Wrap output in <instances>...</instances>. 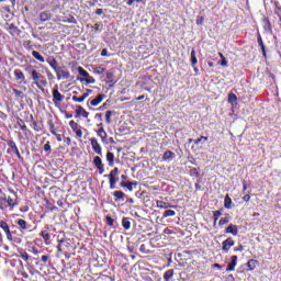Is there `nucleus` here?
<instances>
[{"instance_id":"b1692460","label":"nucleus","mask_w":281,"mask_h":281,"mask_svg":"<svg viewBox=\"0 0 281 281\" xmlns=\"http://www.w3.org/2000/svg\"><path fill=\"white\" fill-rule=\"evenodd\" d=\"M110 181V188L111 190H115V183H117L119 178L117 177H106Z\"/></svg>"},{"instance_id":"864d4df0","label":"nucleus","mask_w":281,"mask_h":281,"mask_svg":"<svg viewBox=\"0 0 281 281\" xmlns=\"http://www.w3.org/2000/svg\"><path fill=\"white\" fill-rule=\"evenodd\" d=\"M44 150L48 151V150H52V146H49V144H45L44 145Z\"/></svg>"},{"instance_id":"f8f14e48","label":"nucleus","mask_w":281,"mask_h":281,"mask_svg":"<svg viewBox=\"0 0 281 281\" xmlns=\"http://www.w3.org/2000/svg\"><path fill=\"white\" fill-rule=\"evenodd\" d=\"M100 128L97 132V135H99L101 137V140L103 142V144L106 142V131H104V127L102 126V123L98 125Z\"/></svg>"},{"instance_id":"c756f323","label":"nucleus","mask_w":281,"mask_h":281,"mask_svg":"<svg viewBox=\"0 0 281 281\" xmlns=\"http://www.w3.org/2000/svg\"><path fill=\"white\" fill-rule=\"evenodd\" d=\"M69 126H70V128L74 131V133H76V131H79V130H80V125H78V124L76 123V121H70V122H69Z\"/></svg>"},{"instance_id":"58836bf2","label":"nucleus","mask_w":281,"mask_h":281,"mask_svg":"<svg viewBox=\"0 0 281 281\" xmlns=\"http://www.w3.org/2000/svg\"><path fill=\"white\" fill-rule=\"evenodd\" d=\"M40 19H41V21H43V22L49 21V19H50L49 13H45V12L41 13V14H40Z\"/></svg>"},{"instance_id":"338daca9","label":"nucleus","mask_w":281,"mask_h":281,"mask_svg":"<svg viewBox=\"0 0 281 281\" xmlns=\"http://www.w3.org/2000/svg\"><path fill=\"white\" fill-rule=\"evenodd\" d=\"M65 142H67V144H71V138L67 137L65 138Z\"/></svg>"},{"instance_id":"cd10ccee","label":"nucleus","mask_w":281,"mask_h":281,"mask_svg":"<svg viewBox=\"0 0 281 281\" xmlns=\"http://www.w3.org/2000/svg\"><path fill=\"white\" fill-rule=\"evenodd\" d=\"M41 236H42L43 240L46 243V245H47V243H49V238H52V236H49V233H47L46 231H43L41 233Z\"/></svg>"},{"instance_id":"393cba45","label":"nucleus","mask_w":281,"mask_h":281,"mask_svg":"<svg viewBox=\"0 0 281 281\" xmlns=\"http://www.w3.org/2000/svg\"><path fill=\"white\" fill-rule=\"evenodd\" d=\"M122 227H124L125 229H131V218L123 217V220H122Z\"/></svg>"},{"instance_id":"6e6d98bb","label":"nucleus","mask_w":281,"mask_h":281,"mask_svg":"<svg viewBox=\"0 0 281 281\" xmlns=\"http://www.w3.org/2000/svg\"><path fill=\"white\" fill-rule=\"evenodd\" d=\"M47 260H49V257L44 255L42 256V262H47Z\"/></svg>"},{"instance_id":"052dcab7","label":"nucleus","mask_w":281,"mask_h":281,"mask_svg":"<svg viewBox=\"0 0 281 281\" xmlns=\"http://www.w3.org/2000/svg\"><path fill=\"white\" fill-rule=\"evenodd\" d=\"M50 133H52V135H57L56 130L54 128V125H52Z\"/></svg>"},{"instance_id":"9d476101","label":"nucleus","mask_w":281,"mask_h":281,"mask_svg":"<svg viewBox=\"0 0 281 281\" xmlns=\"http://www.w3.org/2000/svg\"><path fill=\"white\" fill-rule=\"evenodd\" d=\"M231 262L228 263V267L226 268V271H234L236 269V265H238V256H232L231 257Z\"/></svg>"},{"instance_id":"bf43d9fd","label":"nucleus","mask_w":281,"mask_h":281,"mask_svg":"<svg viewBox=\"0 0 281 281\" xmlns=\"http://www.w3.org/2000/svg\"><path fill=\"white\" fill-rule=\"evenodd\" d=\"M106 78H108L109 80H111V79L113 78V72H108V74H106Z\"/></svg>"},{"instance_id":"ea45409f","label":"nucleus","mask_w":281,"mask_h":281,"mask_svg":"<svg viewBox=\"0 0 281 281\" xmlns=\"http://www.w3.org/2000/svg\"><path fill=\"white\" fill-rule=\"evenodd\" d=\"M20 258H22V260H24L25 262H27V260H30V255H27L26 251H21V252H20Z\"/></svg>"},{"instance_id":"774afa93","label":"nucleus","mask_w":281,"mask_h":281,"mask_svg":"<svg viewBox=\"0 0 281 281\" xmlns=\"http://www.w3.org/2000/svg\"><path fill=\"white\" fill-rule=\"evenodd\" d=\"M144 98H146L145 95H139L136 100H144Z\"/></svg>"},{"instance_id":"bb28decb","label":"nucleus","mask_w":281,"mask_h":281,"mask_svg":"<svg viewBox=\"0 0 281 281\" xmlns=\"http://www.w3.org/2000/svg\"><path fill=\"white\" fill-rule=\"evenodd\" d=\"M257 263H258L257 260H254V259L249 260V261L247 262V267L249 268V271H254V269H256V265H257Z\"/></svg>"},{"instance_id":"4468645a","label":"nucleus","mask_w":281,"mask_h":281,"mask_svg":"<svg viewBox=\"0 0 281 281\" xmlns=\"http://www.w3.org/2000/svg\"><path fill=\"white\" fill-rule=\"evenodd\" d=\"M226 234H232L233 236H238V226L231 224L226 227Z\"/></svg>"},{"instance_id":"412c9836","label":"nucleus","mask_w":281,"mask_h":281,"mask_svg":"<svg viewBox=\"0 0 281 281\" xmlns=\"http://www.w3.org/2000/svg\"><path fill=\"white\" fill-rule=\"evenodd\" d=\"M92 71H93V74H97V76H102V74H104V71H106V69H104L103 67H100V66H94V67H92Z\"/></svg>"},{"instance_id":"e433bc0d","label":"nucleus","mask_w":281,"mask_h":281,"mask_svg":"<svg viewBox=\"0 0 281 281\" xmlns=\"http://www.w3.org/2000/svg\"><path fill=\"white\" fill-rule=\"evenodd\" d=\"M263 30L271 32V23H269L267 19L263 20Z\"/></svg>"},{"instance_id":"de8ad7c7","label":"nucleus","mask_w":281,"mask_h":281,"mask_svg":"<svg viewBox=\"0 0 281 281\" xmlns=\"http://www.w3.org/2000/svg\"><path fill=\"white\" fill-rule=\"evenodd\" d=\"M222 67H227V59L223 57L222 61L220 63Z\"/></svg>"},{"instance_id":"f704fd0d","label":"nucleus","mask_w":281,"mask_h":281,"mask_svg":"<svg viewBox=\"0 0 281 281\" xmlns=\"http://www.w3.org/2000/svg\"><path fill=\"white\" fill-rule=\"evenodd\" d=\"M18 225L21 229H27V222H25V220H19Z\"/></svg>"},{"instance_id":"09e8293b","label":"nucleus","mask_w":281,"mask_h":281,"mask_svg":"<svg viewBox=\"0 0 281 281\" xmlns=\"http://www.w3.org/2000/svg\"><path fill=\"white\" fill-rule=\"evenodd\" d=\"M75 133L79 139L82 137V130L79 128Z\"/></svg>"},{"instance_id":"9b49d317","label":"nucleus","mask_w":281,"mask_h":281,"mask_svg":"<svg viewBox=\"0 0 281 281\" xmlns=\"http://www.w3.org/2000/svg\"><path fill=\"white\" fill-rule=\"evenodd\" d=\"M76 115L81 117H89V112L82 108V105H77L75 110Z\"/></svg>"},{"instance_id":"dca6fc26","label":"nucleus","mask_w":281,"mask_h":281,"mask_svg":"<svg viewBox=\"0 0 281 281\" xmlns=\"http://www.w3.org/2000/svg\"><path fill=\"white\" fill-rule=\"evenodd\" d=\"M106 161L109 166L113 167L115 165V155L111 151L106 153Z\"/></svg>"},{"instance_id":"680f3d73","label":"nucleus","mask_w":281,"mask_h":281,"mask_svg":"<svg viewBox=\"0 0 281 281\" xmlns=\"http://www.w3.org/2000/svg\"><path fill=\"white\" fill-rule=\"evenodd\" d=\"M134 2L135 0H127V5H133Z\"/></svg>"},{"instance_id":"6ab92c4d","label":"nucleus","mask_w":281,"mask_h":281,"mask_svg":"<svg viewBox=\"0 0 281 281\" xmlns=\"http://www.w3.org/2000/svg\"><path fill=\"white\" fill-rule=\"evenodd\" d=\"M232 198H229V195H226L224 199V207H226V210H232Z\"/></svg>"},{"instance_id":"2f4dec72","label":"nucleus","mask_w":281,"mask_h":281,"mask_svg":"<svg viewBox=\"0 0 281 281\" xmlns=\"http://www.w3.org/2000/svg\"><path fill=\"white\" fill-rule=\"evenodd\" d=\"M231 221V217L229 215L227 214L225 217H222L218 222V225H227V223H229Z\"/></svg>"},{"instance_id":"a878e982","label":"nucleus","mask_w":281,"mask_h":281,"mask_svg":"<svg viewBox=\"0 0 281 281\" xmlns=\"http://www.w3.org/2000/svg\"><path fill=\"white\" fill-rule=\"evenodd\" d=\"M196 63H199V60L196 59V50L192 49L191 50V65H192V67H194V65H196Z\"/></svg>"},{"instance_id":"4c0bfd02","label":"nucleus","mask_w":281,"mask_h":281,"mask_svg":"<svg viewBox=\"0 0 281 281\" xmlns=\"http://www.w3.org/2000/svg\"><path fill=\"white\" fill-rule=\"evenodd\" d=\"M105 223H106V225H109L110 227H113V225H114V223H115V220H113V217H111V216H106L105 217Z\"/></svg>"},{"instance_id":"473e14b6","label":"nucleus","mask_w":281,"mask_h":281,"mask_svg":"<svg viewBox=\"0 0 281 281\" xmlns=\"http://www.w3.org/2000/svg\"><path fill=\"white\" fill-rule=\"evenodd\" d=\"M177 213L173 210H167L164 212V218H168L170 216H175Z\"/></svg>"},{"instance_id":"0eeeda50","label":"nucleus","mask_w":281,"mask_h":281,"mask_svg":"<svg viewBox=\"0 0 281 281\" xmlns=\"http://www.w3.org/2000/svg\"><path fill=\"white\" fill-rule=\"evenodd\" d=\"M234 247V239L232 237H228L226 240L222 243V249L223 251H229Z\"/></svg>"},{"instance_id":"a211bd4d","label":"nucleus","mask_w":281,"mask_h":281,"mask_svg":"<svg viewBox=\"0 0 281 281\" xmlns=\"http://www.w3.org/2000/svg\"><path fill=\"white\" fill-rule=\"evenodd\" d=\"M32 56L35 58V60H38L40 63H45V57L41 55V53L33 50Z\"/></svg>"},{"instance_id":"39448f33","label":"nucleus","mask_w":281,"mask_h":281,"mask_svg":"<svg viewBox=\"0 0 281 281\" xmlns=\"http://www.w3.org/2000/svg\"><path fill=\"white\" fill-rule=\"evenodd\" d=\"M63 100H65V95H63L60 93V91H58V86H55V88L53 89V102H54V104H56L58 102H63Z\"/></svg>"},{"instance_id":"1a4fd4ad","label":"nucleus","mask_w":281,"mask_h":281,"mask_svg":"<svg viewBox=\"0 0 281 281\" xmlns=\"http://www.w3.org/2000/svg\"><path fill=\"white\" fill-rule=\"evenodd\" d=\"M0 227L3 229L8 240H12V233L10 232V226L8 225L7 222H0Z\"/></svg>"},{"instance_id":"5701e85b","label":"nucleus","mask_w":281,"mask_h":281,"mask_svg":"<svg viewBox=\"0 0 281 281\" xmlns=\"http://www.w3.org/2000/svg\"><path fill=\"white\" fill-rule=\"evenodd\" d=\"M173 276H175V270H172V269L167 270L164 274V280H166V281L172 280Z\"/></svg>"},{"instance_id":"2eb2a0df","label":"nucleus","mask_w":281,"mask_h":281,"mask_svg":"<svg viewBox=\"0 0 281 281\" xmlns=\"http://www.w3.org/2000/svg\"><path fill=\"white\" fill-rule=\"evenodd\" d=\"M156 207H159L160 210H168V207H175V206H171L170 203L157 200Z\"/></svg>"},{"instance_id":"69168bd1","label":"nucleus","mask_w":281,"mask_h":281,"mask_svg":"<svg viewBox=\"0 0 281 281\" xmlns=\"http://www.w3.org/2000/svg\"><path fill=\"white\" fill-rule=\"evenodd\" d=\"M203 140V138H198L196 140H195V144H201V142Z\"/></svg>"},{"instance_id":"423d86ee","label":"nucleus","mask_w":281,"mask_h":281,"mask_svg":"<svg viewBox=\"0 0 281 281\" xmlns=\"http://www.w3.org/2000/svg\"><path fill=\"white\" fill-rule=\"evenodd\" d=\"M93 164L95 168H98L99 175H104V164H102V158H100V156L94 157Z\"/></svg>"},{"instance_id":"603ef678","label":"nucleus","mask_w":281,"mask_h":281,"mask_svg":"<svg viewBox=\"0 0 281 281\" xmlns=\"http://www.w3.org/2000/svg\"><path fill=\"white\" fill-rule=\"evenodd\" d=\"M93 93V90L91 89H86V92L83 93L85 95H87V98H89V94Z\"/></svg>"},{"instance_id":"ddd939ff","label":"nucleus","mask_w":281,"mask_h":281,"mask_svg":"<svg viewBox=\"0 0 281 281\" xmlns=\"http://www.w3.org/2000/svg\"><path fill=\"white\" fill-rule=\"evenodd\" d=\"M175 157H176L175 153L167 150L162 156V161H167V164H170V161H172Z\"/></svg>"},{"instance_id":"13d9d810","label":"nucleus","mask_w":281,"mask_h":281,"mask_svg":"<svg viewBox=\"0 0 281 281\" xmlns=\"http://www.w3.org/2000/svg\"><path fill=\"white\" fill-rule=\"evenodd\" d=\"M243 249H244L243 245H239L234 250L235 251H243Z\"/></svg>"},{"instance_id":"7c9ffc66","label":"nucleus","mask_w":281,"mask_h":281,"mask_svg":"<svg viewBox=\"0 0 281 281\" xmlns=\"http://www.w3.org/2000/svg\"><path fill=\"white\" fill-rule=\"evenodd\" d=\"M83 100H87V94H82L81 97H76V95H74L72 97V102H82Z\"/></svg>"},{"instance_id":"f3484780","label":"nucleus","mask_w":281,"mask_h":281,"mask_svg":"<svg viewBox=\"0 0 281 281\" xmlns=\"http://www.w3.org/2000/svg\"><path fill=\"white\" fill-rule=\"evenodd\" d=\"M102 100H104V94H98L95 99H92L90 101L91 106H98V104H100V102H102Z\"/></svg>"},{"instance_id":"4be33fe9","label":"nucleus","mask_w":281,"mask_h":281,"mask_svg":"<svg viewBox=\"0 0 281 281\" xmlns=\"http://www.w3.org/2000/svg\"><path fill=\"white\" fill-rule=\"evenodd\" d=\"M47 63L49 65V67H52V69H54V71H58V61H56V59H47Z\"/></svg>"},{"instance_id":"f03ea898","label":"nucleus","mask_w":281,"mask_h":281,"mask_svg":"<svg viewBox=\"0 0 281 281\" xmlns=\"http://www.w3.org/2000/svg\"><path fill=\"white\" fill-rule=\"evenodd\" d=\"M77 71L79 76H81V78H79L81 82H86V85H95V78L91 77L85 68L78 67Z\"/></svg>"},{"instance_id":"37998d69","label":"nucleus","mask_w":281,"mask_h":281,"mask_svg":"<svg viewBox=\"0 0 281 281\" xmlns=\"http://www.w3.org/2000/svg\"><path fill=\"white\" fill-rule=\"evenodd\" d=\"M113 195L115 196V199H124V192L122 191H115Z\"/></svg>"},{"instance_id":"c03bdc74","label":"nucleus","mask_w":281,"mask_h":281,"mask_svg":"<svg viewBox=\"0 0 281 281\" xmlns=\"http://www.w3.org/2000/svg\"><path fill=\"white\" fill-rule=\"evenodd\" d=\"M13 93L15 98H23V91L13 89Z\"/></svg>"},{"instance_id":"c9c22d12","label":"nucleus","mask_w":281,"mask_h":281,"mask_svg":"<svg viewBox=\"0 0 281 281\" xmlns=\"http://www.w3.org/2000/svg\"><path fill=\"white\" fill-rule=\"evenodd\" d=\"M221 216H223V213L221 211L213 212V218H214L215 224H216V221H218V218H221Z\"/></svg>"},{"instance_id":"49530a36","label":"nucleus","mask_w":281,"mask_h":281,"mask_svg":"<svg viewBox=\"0 0 281 281\" xmlns=\"http://www.w3.org/2000/svg\"><path fill=\"white\" fill-rule=\"evenodd\" d=\"M251 200V195L246 194L243 196V201H245L246 203H249V201Z\"/></svg>"},{"instance_id":"72a5a7b5","label":"nucleus","mask_w":281,"mask_h":281,"mask_svg":"<svg viewBox=\"0 0 281 281\" xmlns=\"http://www.w3.org/2000/svg\"><path fill=\"white\" fill-rule=\"evenodd\" d=\"M120 175V169L115 167L109 175H105L104 177H117Z\"/></svg>"},{"instance_id":"20e7f679","label":"nucleus","mask_w":281,"mask_h":281,"mask_svg":"<svg viewBox=\"0 0 281 281\" xmlns=\"http://www.w3.org/2000/svg\"><path fill=\"white\" fill-rule=\"evenodd\" d=\"M55 71L57 74V80H68V78H71L69 70L57 68Z\"/></svg>"},{"instance_id":"e2e57ef3","label":"nucleus","mask_w":281,"mask_h":281,"mask_svg":"<svg viewBox=\"0 0 281 281\" xmlns=\"http://www.w3.org/2000/svg\"><path fill=\"white\" fill-rule=\"evenodd\" d=\"M94 30H97V32L100 31V24H94Z\"/></svg>"},{"instance_id":"c85d7f7f","label":"nucleus","mask_w":281,"mask_h":281,"mask_svg":"<svg viewBox=\"0 0 281 281\" xmlns=\"http://www.w3.org/2000/svg\"><path fill=\"white\" fill-rule=\"evenodd\" d=\"M257 43H258V45L261 47L263 56H266L267 53H266V50H265V43L262 42V37H261L260 35H259L258 38H257Z\"/></svg>"},{"instance_id":"a18cd8bd","label":"nucleus","mask_w":281,"mask_h":281,"mask_svg":"<svg viewBox=\"0 0 281 281\" xmlns=\"http://www.w3.org/2000/svg\"><path fill=\"white\" fill-rule=\"evenodd\" d=\"M203 21H205V18L199 15V16L196 18L195 23H196V25H203Z\"/></svg>"},{"instance_id":"f257e3e1","label":"nucleus","mask_w":281,"mask_h":281,"mask_svg":"<svg viewBox=\"0 0 281 281\" xmlns=\"http://www.w3.org/2000/svg\"><path fill=\"white\" fill-rule=\"evenodd\" d=\"M31 77H32L34 85L37 87V89L43 91L44 90L43 87L47 86V79H45V76H42V74L38 72L37 70H32Z\"/></svg>"},{"instance_id":"5fc2aeb1","label":"nucleus","mask_w":281,"mask_h":281,"mask_svg":"<svg viewBox=\"0 0 281 281\" xmlns=\"http://www.w3.org/2000/svg\"><path fill=\"white\" fill-rule=\"evenodd\" d=\"M104 13V11L102 9H97L95 14H98V16L102 15Z\"/></svg>"},{"instance_id":"7ed1b4c3","label":"nucleus","mask_w":281,"mask_h":281,"mask_svg":"<svg viewBox=\"0 0 281 281\" xmlns=\"http://www.w3.org/2000/svg\"><path fill=\"white\" fill-rule=\"evenodd\" d=\"M90 144L95 155H100V157H102V146L98 143V138H91Z\"/></svg>"},{"instance_id":"0e129e2a","label":"nucleus","mask_w":281,"mask_h":281,"mask_svg":"<svg viewBox=\"0 0 281 281\" xmlns=\"http://www.w3.org/2000/svg\"><path fill=\"white\" fill-rule=\"evenodd\" d=\"M243 190H244V192L247 190V183H243Z\"/></svg>"},{"instance_id":"79ce46f5","label":"nucleus","mask_w":281,"mask_h":281,"mask_svg":"<svg viewBox=\"0 0 281 281\" xmlns=\"http://www.w3.org/2000/svg\"><path fill=\"white\" fill-rule=\"evenodd\" d=\"M236 100H238V97H236V94L234 93L228 94V102L233 104V102H236Z\"/></svg>"},{"instance_id":"a19ab883","label":"nucleus","mask_w":281,"mask_h":281,"mask_svg":"<svg viewBox=\"0 0 281 281\" xmlns=\"http://www.w3.org/2000/svg\"><path fill=\"white\" fill-rule=\"evenodd\" d=\"M113 115V112L106 111L105 112V122L106 124H111V116Z\"/></svg>"},{"instance_id":"aec40b11","label":"nucleus","mask_w":281,"mask_h":281,"mask_svg":"<svg viewBox=\"0 0 281 281\" xmlns=\"http://www.w3.org/2000/svg\"><path fill=\"white\" fill-rule=\"evenodd\" d=\"M122 188H127L130 192H133V186H137V182H122Z\"/></svg>"},{"instance_id":"4d7b16f0","label":"nucleus","mask_w":281,"mask_h":281,"mask_svg":"<svg viewBox=\"0 0 281 281\" xmlns=\"http://www.w3.org/2000/svg\"><path fill=\"white\" fill-rule=\"evenodd\" d=\"M57 142H63V136L60 134L55 135Z\"/></svg>"},{"instance_id":"8fccbe9b","label":"nucleus","mask_w":281,"mask_h":281,"mask_svg":"<svg viewBox=\"0 0 281 281\" xmlns=\"http://www.w3.org/2000/svg\"><path fill=\"white\" fill-rule=\"evenodd\" d=\"M101 56H109V50L106 48H103L101 50Z\"/></svg>"},{"instance_id":"6e6552de","label":"nucleus","mask_w":281,"mask_h":281,"mask_svg":"<svg viewBox=\"0 0 281 281\" xmlns=\"http://www.w3.org/2000/svg\"><path fill=\"white\" fill-rule=\"evenodd\" d=\"M13 75L15 80H20V83L22 82L23 85H27V81H25V74H23L21 69H15Z\"/></svg>"},{"instance_id":"3c124183","label":"nucleus","mask_w":281,"mask_h":281,"mask_svg":"<svg viewBox=\"0 0 281 281\" xmlns=\"http://www.w3.org/2000/svg\"><path fill=\"white\" fill-rule=\"evenodd\" d=\"M9 146H10V148H12V150H14V148H16V143H14L13 140H11V142L9 143Z\"/></svg>"}]
</instances>
